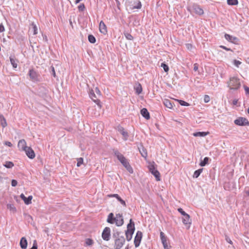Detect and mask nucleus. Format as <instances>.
I'll return each mask as SVG.
<instances>
[{"label":"nucleus","mask_w":249,"mask_h":249,"mask_svg":"<svg viewBox=\"0 0 249 249\" xmlns=\"http://www.w3.org/2000/svg\"><path fill=\"white\" fill-rule=\"evenodd\" d=\"M88 40L91 43H94L96 42L95 37L92 35H89L88 36Z\"/></svg>","instance_id":"72a5a7b5"},{"label":"nucleus","mask_w":249,"mask_h":249,"mask_svg":"<svg viewBox=\"0 0 249 249\" xmlns=\"http://www.w3.org/2000/svg\"><path fill=\"white\" fill-rule=\"evenodd\" d=\"M164 249H170V246H168L167 241L162 243Z\"/></svg>","instance_id":"a18cd8bd"},{"label":"nucleus","mask_w":249,"mask_h":249,"mask_svg":"<svg viewBox=\"0 0 249 249\" xmlns=\"http://www.w3.org/2000/svg\"><path fill=\"white\" fill-rule=\"evenodd\" d=\"M225 38L228 41L233 43H236L238 41V39L236 37L231 36L227 34H225Z\"/></svg>","instance_id":"4468645a"},{"label":"nucleus","mask_w":249,"mask_h":249,"mask_svg":"<svg viewBox=\"0 0 249 249\" xmlns=\"http://www.w3.org/2000/svg\"><path fill=\"white\" fill-rule=\"evenodd\" d=\"M10 62L14 68H17L18 67V60L16 59H15L14 58L12 57V56L10 57Z\"/></svg>","instance_id":"b1692460"},{"label":"nucleus","mask_w":249,"mask_h":249,"mask_svg":"<svg viewBox=\"0 0 249 249\" xmlns=\"http://www.w3.org/2000/svg\"><path fill=\"white\" fill-rule=\"evenodd\" d=\"M237 103V100H233V105H236Z\"/></svg>","instance_id":"e2e57ef3"},{"label":"nucleus","mask_w":249,"mask_h":249,"mask_svg":"<svg viewBox=\"0 0 249 249\" xmlns=\"http://www.w3.org/2000/svg\"><path fill=\"white\" fill-rule=\"evenodd\" d=\"M4 30V28L2 24H0V33Z\"/></svg>","instance_id":"bf43d9fd"},{"label":"nucleus","mask_w":249,"mask_h":249,"mask_svg":"<svg viewBox=\"0 0 249 249\" xmlns=\"http://www.w3.org/2000/svg\"><path fill=\"white\" fill-rule=\"evenodd\" d=\"M118 131L123 136L124 139L126 140L128 136L127 132L125 131L124 128L123 127L119 128Z\"/></svg>","instance_id":"5701e85b"},{"label":"nucleus","mask_w":249,"mask_h":249,"mask_svg":"<svg viewBox=\"0 0 249 249\" xmlns=\"http://www.w3.org/2000/svg\"><path fill=\"white\" fill-rule=\"evenodd\" d=\"M198 65L197 63H195L194 65V70L195 71H197L198 70Z\"/></svg>","instance_id":"4d7b16f0"},{"label":"nucleus","mask_w":249,"mask_h":249,"mask_svg":"<svg viewBox=\"0 0 249 249\" xmlns=\"http://www.w3.org/2000/svg\"><path fill=\"white\" fill-rule=\"evenodd\" d=\"M202 171V168L195 171L193 175V178H197L199 176L200 174L201 173Z\"/></svg>","instance_id":"a878e982"},{"label":"nucleus","mask_w":249,"mask_h":249,"mask_svg":"<svg viewBox=\"0 0 249 249\" xmlns=\"http://www.w3.org/2000/svg\"><path fill=\"white\" fill-rule=\"evenodd\" d=\"M0 118L1 120V125L3 127H5L7 126V123L6 119L4 118L3 115L0 116Z\"/></svg>","instance_id":"cd10ccee"},{"label":"nucleus","mask_w":249,"mask_h":249,"mask_svg":"<svg viewBox=\"0 0 249 249\" xmlns=\"http://www.w3.org/2000/svg\"><path fill=\"white\" fill-rule=\"evenodd\" d=\"M78 8L79 11H83L84 10V9H85V5H84V4H80L78 6Z\"/></svg>","instance_id":"3c124183"},{"label":"nucleus","mask_w":249,"mask_h":249,"mask_svg":"<svg viewBox=\"0 0 249 249\" xmlns=\"http://www.w3.org/2000/svg\"><path fill=\"white\" fill-rule=\"evenodd\" d=\"M208 133V132H198L194 133L193 135L195 137H205Z\"/></svg>","instance_id":"393cba45"},{"label":"nucleus","mask_w":249,"mask_h":249,"mask_svg":"<svg viewBox=\"0 0 249 249\" xmlns=\"http://www.w3.org/2000/svg\"><path fill=\"white\" fill-rule=\"evenodd\" d=\"M28 75L30 77V79L33 81H38V73L34 71L33 69H30L28 72Z\"/></svg>","instance_id":"9d476101"},{"label":"nucleus","mask_w":249,"mask_h":249,"mask_svg":"<svg viewBox=\"0 0 249 249\" xmlns=\"http://www.w3.org/2000/svg\"><path fill=\"white\" fill-rule=\"evenodd\" d=\"M14 163L11 161H6L4 166L8 168H11L14 166Z\"/></svg>","instance_id":"f704fd0d"},{"label":"nucleus","mask_w":249,"mask_h":249,"mask_svg":"<svg viewBox=\"0 0 249 249\" xmlns=\"http://www.w3.org/2000/svg\"><path fill=\"white\" fill-rule=\"evenodd\" d=\"M240 85L239 79L235 77H231L230 81L228 82V86L231 89H238L240 88Z\"/></svg>","instance_id":"20e7f679"},{"label":"nucleus","mask_w":249,"mask_h":249,"mask_svg":"<svg viewBox=\"0 0 249 249\" xmlns=\"http://www.w3.org/2000/svg\"><path fill=\"white\" fill-rule=\"evenodd\" d=\"M7 208L11 212L15 213L16 211V208L13 204H8L7 205Z\"/></svg>","instance_id":"c85d7f7f"},{"label":"nucleus","mask_w":249,"mask_h":249,"mask_svg":"<svg viewBox=\"0 0 249 249\" xmlns=\"http://www.w3.org/2000/svg\"><path fill=\"white\" fill-rule=\"evenodd\" d=\"M246 194H247V195H249V191H246Z\"/></svg>","instance_id":"69168bd1"},{"label":"nucleus","mask_w":249,"mask_h":249,"mask_svg":"<svg viewBox=\"0 0 249 249\" xmlns=\"http://www.w3.org/2000/svg\"><path fill=\"white\" fill-rule=\"evenodd\" d=\"M234 123L236 125L240 126H248L249 125V122L247 119L244 117H239L234 120Z\"/></svg>","instance_id":"0eeeda50"},{"label":"nucleus","mask_w":249,"mask_h":249,"mask_svg":"<svg viewBox=\"0 0 249 249\" xmlns=\"http://www.w3.org/2000/svg\"><path fill=\"white\" fill-rule=\"evenodd\" d=\"M244 89L246 92V93L247 94H249V88L246 86H244Z\"/></svg>","instance_id":"5fc2aeb1"},{"label":"nucleus","mask_w":249,"mask_h":249,"mask_svg":"<svg viewBox=\"0 0 249 249\" xmlns=\"http://www.w3.org/2000/svg\"><path fill=\"white\" fill-rule=\"evenodd\" d=\"M86 244L88 246H91L93 244V241L92 239L88 238L86 240Z\"/></svg>","instance_id":"37998d69"},{"label":"nucleus","mask_w":249,"mask_h":249,"mask_svg":"<svg viewBox=\"0 0 249 249\" xmlns=\"http://www.w3.org/2000/svg\"><path fill=\"white\" fill-rule=\"evenodd\" d=\"M77 166L79 167L83 164V159L82 158H79L77 159Z\"/></svg>","instance_id":"a19ab883"},{"label":"nucleus","mask_w":249,"mask_h":249,"mask_svg":"<svg viewBox=\"0 0 249 249\" xmlns=\"http://www.w3.org/2000/svg\"><path fill=\"white\" fill-rule=\"evenodd\" d=\"M210 100L209 96L206 95L204 96V101L205 103H208Z\"/></svg>","instance_id":"09e8293b"},{"label":"nucleus","mask_w":249,"mask_h":249,"mask_svg":"<svg viewBox=\"0 0 249 249\" xmlns=\"http://www.w3.org/2000/svg\"><path fill=\"white\" fill-rule=\"evenodd\" d=\"M248 113L249 114V107L248 108Z\"/></svg>","instance_id":"338daca9"},{"label":"nucleus","mask_w":249,"mask_h":249,"mask_svg":"<svg viewBox=\"0 0 249 249\" xmlns=\"http://www.w3.org/2000/svg\"><path fill=\"white\" fill-rule=\"evenodd\" d=\"M136 92L138 94H140L142 91V88L140 84L139 85L138 87H137L135 89Z\"/></svg>","instance_id":"58836bf2"},{"label":"nucleus","mask_w":249,"mask_h":249,"mask_svg":"<svg viewBox=\"0 0 249 249\" xmlns=\"http://www.w3.org/2000/svg\"><path fill=\"white\" fill-rule=\"evenodd\" d=\"M135 230L134 223L132 222V220H130L129 223L127 224V230L125 231V235L126 240L129 241L132 238V235Z\"/></svg>","instance_id":"7ed1b4c3"},{"label":"nucleus","mask_w":249,"mask_h":249,"mask_svg":"<svg viewBox=\"0 0 249 249\" xmlns=\"http://www.w3.org/2000/svg\"><path fill=\"white\" fill-rule=\"evenodd\" d=\"M139 151L142 157L144 158H146L147 157V153L145 149L142 148V150L140 149Z\"/></svg>","instance_id":"c9c22d12"},{"label":"nucleus","mask_w":249,"mask_h":249,"mask_svg":"<svg viewBox=\"0 0 249 249\" xmlns=\"http://www.w3.org/2000/svg\"><path fill=\"white\" fill-rule=\"evenodd\" d=\"M4 144L6 145H7V146H8L9 147H11L12 146V144L10 142H4Z\"/></svg>","instance_id":"13d9d810"},{"label":"nucleus","mask_w":249,"mask_h":249,"mask_svg":"<svg viewBox=\"0 0 249 249\" xmlns=\"http://www.w3.org/2000/svg\"><path fill=\"white\" fill-rule=\"evenodd\" d=\"M233 64L237 67H239V66L241 64V62L240 61H238V60H234L233 61Z\"/></svg>","instance_id":"8fccbe9b"},{"label":"nucleus","mask_w":249,"mask_h":249,"mask_svg":"<svg viewBox=\"0 0 249 249\" xmlns=\"http://www.w3.org/2000/svg\"><path fill=\"white\" fill-rule=\"evenodd\" d=\"M148 169L149 171L154 176L156 180L158 181L160 180V172L156 169L155 167V163L153 162L150 163L148 165Z\"/></svg>","instance_id":"423d86ee"},{"label":"nucleus","mask_w":249,"mask_h":249,"mask_svg":"<svg viewBox=\"0 0 249 249\" xmlns=\"http://www.w3.org/2000/svg\"><path fill=\"white\" fill-rule=\"evenodd\" d=\"M142 233L140 231H138L134 239V244L136 247H138L140 244Z\"/></svg>","instance_id":"9b49d317"},{"label":"nucleus","mask_w":249,"mask_h":249,"mask_svg":"<svg viewBox=\"0 0 249 249\" xmlns=\"http://www.w3.org/2000/svg\"><path fill=\"white\" fill-rule=\"evenodd\" d=\"M160 239H161L162 243L167 241V238L165 236L164 233L162 231H161L160 232Z\"/></svg>","instance_id":"7c9ffc66"},{"label":"nucleus","mask_w":249,"mask_h":249,"mask_svg":"<svg viewBox=\"0 0 249 249\" xmlns=\"http://www.w3.org/2000/svg\"><path fill=\"white\" fill-rule=\"evenodd\" d=\"M20 246L21 249H26L27 247V241L25 237H22L20 241Z\"/></svg>","instance_id":"412c9836"},{"label":"nucleus","mask_w":249,"mask_h":249,"mask_svg":"<svg viewBox=\"0 0 249 249\" xmlns=\"http://www.w3.org/2000/svg\"><path fill=\"white\" fill-rule=\"evenodd\" d=\"M117 237L115 240V249H120L125 243V239L123 236H120L119 232H117Z\"/></svg>","instance_id":"39448f33"},{"label":"nucleus","mask_w":249,"mask_h":249,"mask_svg":"<svg viewBox=\"0 0 249 249\" xmlns=\"http://www.w3.org/2000/svg\"><path fill=\"white\" fill-rule=\"evenodd\" d=\"M51 71H52V75H53V76L54 77H56V74H55L54 68V67L53 66L51 67Z\"/></svg>","instance_id":"864d4df0"},{"label":"nucleus","mask_w":249,"mask_h":249,"mask_svg":"<svg viewBox=\"0 0 249 249\" xmlns=\"http://www.w3.org/2000/svg\"><path fill=\"white\" fill-rule=\"evenodd\" d=\"M124 35L125 37L128 40H132L133 39V37L130 34H129L128 33H125L124 34Z\"/></svg>","instance_id":"4c0bfd02"},{"label":"nucleus","mask_w":249,"mask_h":249,"mask_svg":"<svg viewBox=\"0 0 249 249\" xmlns=\"http://www.w3.org/2000/svg\"><path fill=\"white\" fill-rule=\"evenodd\" d=\"M107 221L110 224L115 223L117 226H121L124 224V219L122 214L117 213L114 217L113 213H110L107 216Z\"/></svg>","instance_id":"f03ea898"},{"label":"nucleus","mask_w":249,"mask_h":249,"mask_svg":"<svg viewBox=\"0 0 249 249\" xmlns=\"http://www.w3.org/2000/svg\"><path fill=\"white\" fill-rule=\"evenodd\" d=\"M18 147L22 150L24 151L28 147L26 146V141L22 139L19 140L18 144Z\"/></svg>","instance_id":"f3484780"},{"label":"nucleus","mask_w":249,"mask_h":249,"mask_svg":"<svg viewBox=\"0 0 249 249\" xmlns=\"http://www.w3.org/2000/svg\"><path fill=\"white\" fill-rule=\"evenodd\" d=\"M93 90H94L95 93L97 95V96L101 97V92L98 88L96 87L95 88V89Z\"/></svg>","instance_id":"c03bdc74"},{"label":"nucleus","mask_w":249,"mask_h":249,"mask_svg":"<svg viewBox=\"0 0 249 249\" xmlns=\"http://www.w3.org/2000/svg\"><path fill=\"white\" fill-rule=\"evenodd\" d=\"M141 7V3L139 0H133V4L130 5V8L132 10L140 9Z\"/></svg>","instance_id":"dca6fc26"},{"label":"nucleus","mask_w":249,"mask_h":249,"mask_svg":"<svg viewBox=\"0 0 249 249\" xmlns=\"http://www.w3.org/2000/svg\"><path fill=\"white\" fill-rule=\"evenodd\" d=\"M209 160V158L208 157L204 158V160L200 162V163H199L200 166H205L208 163Z\"/></svg>","instance_id":"c756f323"},{"label":"nucleus","mask_w":249,"mask_h":249,"mask_svg":"<svg viewBox=\"0 0 249 249\" xmlns=\"http://www.w3.org/2000/svg\"><path fill=\"white\" fill-rule=\"evenodd\" d=\"M178 212L179 213H180L181 214V215H182L183 216H184L185 215H186V214H187V213H185V212L183 210V209H182V208H178Z\"/></svg>","instance_id":"de8ad7c7"},{"label":"nucleus","mask_w":249,"mask_h":249,"mask_svg":"<svg viewBox=\"0 0 249 249\" xmlns=\"http://www.w3.org/2000/svg\"><path fill=\"white\" fill-rule=\"evenodd\" d=\"M161 67L163 68L164 71L165 72H168L169 71V67L167 65L165 64L164 63H162L161 64Z\"/></svg>","instance_id":"ea45409f"},{"label":"nucleus","mask_w":249,"mask_h":249,"mask_svg":"<svg viewBox=\"0 0 249 249\" xmlns=\"http://www.w3.org/2000/svg\"><path fill=\"white\" fill-rule=\"evenodd\" d=\"M20 196L26 205L30 204L32 203L31 201L33 198L32 196H29L28 197H26L23 194H21Z\"/></svg>","instance_id":"2eb2a0df"},{"label":"nucleus","mask_w":249,"mask_h":249,"mask_svg":"<svg viewBox=\"0 0 249 249\" xmlns=\"http://www.w3.org/2000/svg\"><path fill=\"white\" fill-rule=\"evenodd\" d=\"M109 197H115L124 206H126L125 201L123 200L118 194H111L108 195Z\"/></svg>","instance_id":"6ab92c4d"},{"label":"nucleus","mask_w":249,"mask_h":249,"mask_svg":"<svg viewBox=\"0 0 249 249\" xmlns=\"http://www.w3.org/2000/svg\"><path fill=\"white\" fill-rule=\"evenodd\" d=\"M178 101L179 103V104L182 106H189V103L181 100H178Z\"/></svg>","instance_id":"79ce46f5"},{"label":"nucleus","mask_w":249,"mask_h":249,"mask_svg":"<svg viewBox=\"0 0 249 249\" xmlns=\"http://www.w3.org/2000/svg\"><path fill=\"white\" fill-rule=\"evenodd\" d=\"M24 151L25 152L26 155L28 156L29 158L33 159L35 158V152L30 147H28L27 148H26Z\"/></svg>","instance_id":"ddd939ff"},{"label":"nucleus","mask_w":249,"mask_h":249,"mask_svg":"<svg viewBox=\"0 0 249 249\" xmlns=\"http://www.w3.org/2000/svg\"><path fill=\"white\" fill-rule=\"evenodd\" d=\"M163 103L164 105L169 108H172L173 107L172 104L169 100H165Z\"/></svg>","instance_id":"bb28decb"},{"label":"nucleus","mask_w":249,"mask_h":249,"mask_svg":"<svg viewBox=\"0 0 249 249\" xmlns=\"http://www.w3.org/2000/svg\"><path fill=\"white\" fill-rule=\"evenodd\" d=\"M182 222L185 225L187 226L188 228H190V226L191 224V219L188 214L187 213L183 217Z\"/></svg>","instance_id":"f8f14e48"},{"label":"nucleus","mask_w":249,"mask_h":249,"mask_svg":"<svg viewBox=\"0 0 249 249\" xmlns=\"http://www.w3.org/2000/svg\"><path fill=\"white\" fill-rule=\"evenodd\" d=\"M114 237H116V234H114Z\"/></svg>","instance_id":"774afa93"},{"label":"nucleus","mask_w":249,"mask_h":249,"mask_svg":"<svg viewBox=\"0 0 249 249\" xmlns=\"http://www.w3.org/2000/svg\"><path fill=\"white\" fill-rule=\"evenodd\" d=\"M33 30V34L36 35L37 34V27L35 24L34 23L32 24Z\"/></svg>","instance_id":"e433bc0d"},{"label":"nucleus","mask_w":249,"mask_h":249,"mask_svg":"<svg viewBox=\"0 0 249 249\" xmlns=\"http://www.w3.org/2000/svg\"><path fill=\"white\" fill-rule=\"evenodd\" d=\"M220 47L227 51H232V50L230 48H227L224 46H223V45L220 46Z\"/></svg>","instance_id":"6e6d98bb"},{"label":"nucleus","mask_w":249,"mask_h":249,"mask_svg":"<svg viewBox=\"0 0 249 249\" xmlns=\"http://www.w3.org/2000/svg\"><path fill=\"white\" fill-rule=\"evenodd\" d=\"M193 10L194 12L199 15H201L203 14V9L199 6L198 5H195L193 7Z\"/></svg>","instance_id":"4be33fe9"},{"label":"nucleus","mask_w":249,"mask_h":249,"mask_svg":"<svg viewBox=\"0 0 249 249\" xmlns=\"http://www.w3.org/2000/svg\"><path fill=\"white\" fill-rule=\"evenodd\" d=\"M17 184H18V182L16 180H15V179L12 180L11 185L12 186L15 187L17 185Z\"/></svg>","instance_id":"603ef678"},{"label":"nucleus","mask_w":249,"mask_h":249,"mask_svg":"<svg viewBox=\"0 0 249 249\" xmlns=\"http://www.w3.org/2000/svg\"><path fill=\"white\" fill-rule=\"evenodd\" d=\"M44 39H45L46 41H47V36H44Z\"/></svg>","instance_id":"0e129e2a"},{"label":"nucleus","mask_w":249,"mask_h":249,"mask_svg":"<svg viewBox=\"0 0 249 249\" xmlns=\"http://www.w3.org/2000/svg\"><path fill=\"white\" fill-rule=\"evenodd\" d=\"M226 240L228 242H229L230 244H231L232 243V241L230 239L226 238Z\"/></svg>","instance_id":"052dcab7"},{"label":"nucleus","mask_w":249,"mask_h":249,"mask_svg":"<svg viewBox=\"0 0 249 249\" xmlns=\"http://www.w3.org/2000/svg\"><path fill=\"white\" fill-rule=\"evenodd\" d=\"M30 249H37V244L36 240L34 241L33 247Z\"/></svg>","instance_id":"49530a36"},{"label":"nucleus","mask_w":249,"mask_h":249,"mask_svg":"<svg viewBox=\"0 0 249 249\" xmlns=\"http://www.w3.org/2000/svg\"><path fill=\"white\" fill-rule=\"evenodd\" d=\"M186 46H187V47L188 49H189L190 47L192 46L191 44H187L186 45Z\"/></svg>","instance_id":"680f3d73"},{"label":"nucleus","mask_w":249,"mask_h":249,"mask_svg":"<svg viewBox=\"0 0 249 249\" xmlns=\"http://www.w3.org/2000/svg\"><path fill=\"white\" fill-rule=\"evenodd\" d=\"M99 30L101 33L106 34L107 33V27L103 21H101L99 23Z\"/></svg>","instance_id":"a211bd4d"},{"label":"nucleus","mask_w":249,"mask_h":249,"mask_svg":"<svg viewBox=\"0 0 249 249\" xmlns=\"http://www.w3.org/2000/svg\"><path fill=\"white\" fill-rule=\"evenodd\" d=\"M102 236L105 241H108L110 236V229L109 227H106L102 232Z\"/></svg>","instance_id":"1a4fd4ad"},{"label":"nucleus","mask_w":249,"mask_h":249,"mask_svg":"<svg viewBox=\"0 0 249 249\" xmlns=\"http://www.w3.org/2000/svg\"><path fill=\"white\" fill-rule=\"evenodd\" d=\"M141 113L142 115L146 119L148 120L150 118L149 113L146 108H143L141 110Z\"/></svg>","instance_id":"aec40b11"},{"label":"nucleus","mask_w":249,"mask_h":249,"mask_svg":"<svg viewBox=\"0 0 249 249\" xmlns=\"http://www.w3.org/2000/svg\"><path fill=\"white\" fill-rule=\"evenodd\" d=\"M238 3V0H227V4L230 5H236Z\"/></svg>","instance_id":"473e14b6"},{"label":"nucleus","mask_w":249,"mask_h":249,"mask_svg":"<svg viewBox=\"0 0 249 249\" xmlns=\"http://www.w3.org/2000/svg\"><path fill=\"white\" fill-rule=\"evenodd\" d=\"M160 239H161L162 243L167 241V238L165 236L164 233L162 231H161L160 232Z\"/></svg>","instance_id":"2f4dec72"},{"label":"nucleus","mask_w":249,"mask_h":249,"mask_svg":"<svg viewBox=\"0 0 249 249\" xmlns=\"http://www.w3.org/2000/svg\"><path fill=\"white\" fill-rule=\"evenodd\" d=\"M89 95L90 98L92 100L93 102H94L99 107V108L101 107V105L100 102V100L99 98L100 97L97 96V95L95 93L94 90L93 89L91 90L89 92Z\"/></svg>","instance_id":"6e6552de"},{"label":"nucleus","mask_w":249,"mask_h":249,"mask_svg":"<svg viewBox=\"0 0 249 249\" xmlns=\"http://www.w3.org/2000/svg\"><path fill=\"white\" fill-rule=\"evenodd\" d=\"M113 152L115 156L117 157V159L126 168L127 171L131 174L133 173V169L130 166L127 160L118 150H114Z\"/></svg>","instance_id":"f257e3e1"}]
</instances>
